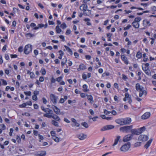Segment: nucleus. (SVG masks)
<instances>
[{"instance_id": "f257e3e1", "label": "nucleus", "mask_w": 156, "mask_h": 156, "mask_svg": "<svg viewBox=\"0 0 156 156\" xmlns=\"http://www.w3.org/2000/svg\"><path fill=\"white\" fill-rule=\"evenodd\" d=\"M44 116L49 118H52L55 120L58 121H60L61 120L60 118L58 116L56 115L53 114L52 111L51 110H49L48 113L44 114Z\"/></svg>"}, {"instance_id": "f03ea898", "label": "nucleus", "mask_w": 156, "mask_h": 156, "mask_svg": "<svg viewBox=\"0 0 156 156\" xmlns=\"http://www.w3.org/2000/svg\"><path fill=\"white\" fill-rule=\"evenodd\" d=\"M133 128V126L131 125L128 126H125L120 127L119 129L120 131L123 132H129Z\"/></svg>"}, {"instance_id": "7ed1b4c3", "label": "nucleus", "mask_w": 156, "mask_h": 156, "mask_svg": "<svg viewBox=\"0 0 156 156\" xmlns=\"http://www.w3.org/2000/svg\"><path fill=\"white\" fill-rule=\"evenodd\" d=\"M32 50V45L28 44L26 45L24 48V53L26 54H28Z\"/></svg>"}, {"instance_id": "20e7f679", "label": "nucleus", "mask_w": 156, "mask_h": 156, "mask_svg": "<svg viewBox=\"0 0 156 156\" xmlns=\"http://www.w3.org/2000/svg\"><path fill=\"white\" fill-rule=\"evenodd\" d=\"M130 147V144L128 142L122 146L120 148V150L122 151H126L129 149Z\"/></svg>"}, {"instance_id": "39448f33", "label": "nucleus", "mask_w": 156, "mask_h": 156, "mask_svg": "<svg viewBox=\"0 0 156 156\" xmlns=\"http://www.w3.org/2000/svg\"><path fill=\"white\" fill-rule=\"evenodd\" d=\"M114 126L112 125H108L103 127L101 129V131H103L108 130L111 129H113Z\"/></svg>"}, {"instance_id": "423d86ee", "label": "nucleus", "mask_w": 156, "mask_h": 156, "mask_svg": "<svg viewBox=\"0 0 156 156\" xmlns=\"http://www.w3.org/2000/svg\"><path fill=\"white\" fill-rule=\"evenodd\" d=\"M50 98L51 101L54 104H56L57 102L58 97H56L53 94H51L50 95Z\"/></svg>"}, {"instance_id": "0eeeda50", "label": "nucleus", "mask_w": 156, "mask_h": 156, "mask_svg": "<svg viewBox=\"0 0 156 156\" xmlns=\"http://www.w3.org/2000/svg\"><path fill=\"white\" fill-rule=\"evenodd\" d=\"M46 154V151H41L36 153L34 156H45Z\"/></svg>"}, {"instance_id": "6e6552de", "label": "nucleus", "mask_w": 156, "mask_h": 156, "mask_svg": "<svg viewBox=\"0 0 156 156\" xmlns=\"http://www.w3.org/2000/svg\"><path fill=\"white\" fill-rule=\"evenodd\" d=\"M148 139V136L144 135H140L139 137V140H140L142 141H147Z\"/></svg>"}, {"instance_id": "1a4fd4ad", "label": "nucleus", "mask_w": 156, "mask_h": 156, "mask_svg": "<svg viewBox=\"0 0 156 156\" xmlns=\"http://www.w3.org/2000/svg\"><path fill=\"white\" fill-rule=\"evenodd\" d=\"M133 137V135L132 134L127 135L123 137V141L124 142L128 141L131 139Z\"/></svg>"}, {"instance_id": "9d476101", "label": "nucleus", "mask_w": 156, "mask_h": 156, "mask_svg": "<svg viewBox=\"0 0 156 156\" xmlns=\"http://www.w3.org/2000/svg\"><path fill=\"white\" fill-rule=\"evenodd\" d=\"M87 8L88 6L87 4H83L80 7V9L81 11L83 10V11H86L87 10L88 11H90V10L87 9Z\"/></svg>"}, {"instance_id": "9b49d317", "label": "nucleus", "mask_w": 156, "mask_h": 156, "mask_svg": "<svg viewBox=\"0 0 156 156\" xmlns=\"http://www.w3.org/2000/svg\"><path fill=\"white\" fill-rule=\"evenodd\" d=\"M151 113L149 112H147L144 113L141 117L143 119H146L148 118L150 116Z\"/></svg>"}, {"instance_id": "f8f14e48", "label": "nucleus", "mask_w": 156, "mask_h": 156, "mask_svg": "<svg viewBox=\"0 0 156 156\" xmlns=\"http://www.w3.org/2000/svg\"><path fill=\"white\" fill-rule=\"evenodd\" d=\"M123 119L124 125L129 124L131 122V119L130 118L127 117Z\"/></svg>"}, {"instance_id": "ddd939ff", "label": "nucleus", "mask_w": 156, "mask_h": 156, "mask_svg": "<svg viewBox=\"0 0 156 156\" xmlns=\"http://www.w3.org/2000/svg\"><path fill=\"white\" fill-rule=\"evenodd\" d=\"M52 108L53 109L54 112L57 114H59L60 113V109L58 108L56 106L53 105L51 106Z\"/></svg>"}, {"instance_id": "4468645a", "label": "nucleus", "mask_w": 156, "mask_h": 156, "mask_svg": "<svg viewBox=\"0 0 156 156\" xmlns=\"http://www.w3.org/2000/svg\"><path fill=\"white\" fill-rule=\"evenodd\" d=\"M77 137L80 140H83L86 138L87 135L83 133H81L77 135Z\"/></svg>"}, {"instance_id": "2eb2a0df", "label": "nucleus", "mask_w": 156, "mask_h": 156, "mask_svg": "<svg viewBox=\"0 0 156 156\" xmlns=\"http://www.w3.org/2000/svg\"><path fill=\"white\" fill-rule=\"evenodd\" d=\"M136 88L137 91H141L144 89V87L142 86H140L139 83L136 84Z\"/></svg>"}, {"instance_id": "dca6fc26", "label": "nucleus", "mask_w": 156, "mask_h": 156, "mask_svg": "<svg viewBox=\"0 0 156 156\" xmlns=\"http://www.w3.org/2000/svg\"><path fill=\"white\" fill-rule=\"evenodd\" d=\"M71 120V121L74 124H71L72 126H76L77 127H79L80 126V124L77 122L76 121L75 119L73 118H72Z\"/></svg>"}, {"instance_id": "f3484780", "label": "nucleus", "mask_w": 156, "mask_h": 156, "mask_svg": "<svg viewBox=\"0 0 156 156\" xmlns=\"http://www.w3.org/2000/svg\"><path fill=\"white\" fill-rule=\"evenodd\" d=\"M115 121L116 123L120 125H124L123 118L117 119Z\"/></svg>"}, {"instance_id": "a211bd4d", "label": "nucleus", "mask_w": 156, "mask_h": 156, "mask_svg": "<svg viewBox=\"0 0 156 156\" xmlns=\"http://www.w3.org/2000/svg\"><path fill=\"white\" fill-rule=\"evenodd\" d=\"M131 132L132 133V134H135L138 135L140 134L138 131V129H131Z\"/></svg>"}, {"instance_id": "6ab92c4d", "label": "nucleus", "mask_w": 156, "mask_h": 156, "mask_svg": "<svg viewBox=\"0 0 156 156\" xmlns=\"http://www.w3.org/2000/svg\"><path fill=\"white\" fill-rule=\"evenodd\" d=\"M87 99L90 101V103H93L94 102L93 96L91 95L87 94Z\"/></svg>"}, {"instance_id": "aec40b11", "label": "nucleus", "mask_w": 156, "mask_h": 156, "mask_svg": "<svg viewBox=\"0 0 156 156\" xmlns=\"http://www.w3.org/2000/svg\"><path fill=\"white\" fill-rule=\"evenodd\" d=\"M121 58L122 60L124 61L125 64L127 65L129 64V62L127 60V58L125 55H121Z\"/></svg>"}, {"instance_id": "412c9836", "label": "nucleus", "mask_w": 156, "mask_h": 156, "mask_svg": "<svg viewBox=\"0 0 156 156\" xmlns=\"http://www.w3.org/2000/svg\"><path fill=\"white\" fill-rule=\"evenodd\" d=\"M120 136H117L115 140L114 143L112 145L113 146H114L117 144L118 142L120 140Z\"/></svg>"}, {"instance_id": "4be33fe9", "label": "nucleus", "mask_w": 156, "mask_h": 156, "mask_svg": "<svg viewBox=\"0 0 156 156\" xmlns=\"http://www.w3.org/2000/svg\"><path fill=\"white\" fill-rule=\"evenodd\" d=\"M86 69V66L83 64H81L79 66V68L77 69L78 71L80 70H84Z\"/></svg>"}, {"instance_id": "5701e85b", "label": "nucleus", "mask_w": 156, "mask_h": 156, "mask_svg": "<svg viewBox=\"0 0 156 156\" xmlns=\"http://www.w3.org/2000/svg\"><path fill=\"white\" fill-rule=\"evenodd\" d=\"M143 24L144 26H145L147 25L149 26H151V24L149 21H148L147 20H144L143 21Z\"/></svg>"}, {"instance_id": "b1692460", "label": "nucleus", "mask_w": 156, "mask_h": 156, "mask_svg": "<svg viewBox=\"0 0 156 156\" xmlns=\"http://www.w3.org/2000/svg\"><path fill=\"white\" fill-rule=\"evenodd\" d=\"M25 36L27 39H29L34 37L35 35L34 34H32L30 33H29L25 34Z\"/></svg>"}, {"instance_id": "393cba45", "label": "nucleus", "mask_w": 156, "mask_h": 156, "mask_svg": "<svg viewBox=\"0 0 156 156\" xmlns=\"http://www.w3.org/2000/svg\"><path fill=\"white\" fill-rule=\"evenodd\" d=\"M132 25L134 27L136 28H138L139 27L140 25L139 23L135 22H133L132 23Z\"/></svg>"}, {"instance_id": "a878e982", "label": "nucleus", "mask_w": 156, "mask_h": 156, "mask_svg": "<svg viewBox=\"0 0 156 156\" xmlns=\"http://www.w3.org/2000/svg\"><path fill=\"white\" fill-rule=\"evenodd\" d=\"M152 141V140H150L146 143V144L144 146V147L146 149H147L150 146L151 142Z\"/></svg>"}, {"instance_id": "bb28decb", "label": "nucleus", "mask_w": 156, "mask_h": 156, "mask_svg": "<svg viewBox=\"0 0 156 156\" xmlns=\"http://www.w3.org/2000/svg\"><path fill=\"white\" fill-rule=\"evenodd\" d=\"M55 30L56 33L57 34H59L62 31V30L59 28V26L58 25H57L56 27Z\"/></svg>"}, {"instance_id": "cd10ccee", "label": "nucleus", "mask_w": 156, "mask_h": 156, "mask_svg": "<svg viewBox=\"0 0 156 156\" xmlns=\"http://www.w3.org/2000/svg\"><path fill=\"white\" fill-rule=\"evenodd\" d=\"M64 47L65 48L66 50L68 52H69L70 55H73V52L72 50L69 47L65 45Z\"/></svg>"}, {"instance_id": "c85d7f7f", "label": "nucleus", "mask_w": 156, "mask_h": 156, "mask_svg": "<svg viewBox=\"0 0 156 156\" xmlns=\"http://www.w3.org/2000/svg\"><path fill=\"white\" fill-rule=\"evenodd\" d=\"M67 61V59L65 57V58L63 59L62 60L61 62L62 66V67L63 66H64L65 63Z\"/></svg>"}, {"instance_id": "c756f323", "label": "nucleus", "mask_w": 156, "mask_h": 156, "mask_svg": "<svg viewBox=\"0 0 156 156\" xmlns=\"http://www.w3.org/2000/svg\"><path fill=\"white\" fill-rule=\"evenodd\" d=\"M146 128L145 127L143 126L138 129V131L140 134L141 133L143 132L145 130Z\"/></svg>"}, {"instance_id": "7c9ffc66", "label": "nucleus", "mask_w": 156, "mask_h": 156, "mask_svg": "<svg viewBox=\"0 0 156 156\" xmlns=\"http://www.w3.org/2000/svg\"><path fill=\"white\" fill-rule=\"evenodd\" d=\"M83 91L84 92H87L89 91V89H87V86L86 84H84L83 86Z\"/></svg>"}, {"instance_id": "2f4dec72", "label": "nucleus", "mask_w": 156, "mask_h": 156, "mask_svg": "<svg viewBox=\"0 0 156 156\" xmlns=\"http://www.w3.org/2000/svg\"><path fill=\"white\" fill-rule=\"evenodd\" d=\"M41 109L44 111V112L46 113H48V112L49 111V110H50V109H49L48 108H45L43 106H41Z\"/></svg>"}, {"instance_id": "473e14b6", "label": "nucleus", "mask_w": 156, "mask_h": 156, "mask_svg": "<svg viewBox=\"0 0 156 156\" xmlns=\"http://www.w3.org/2000/svg\"><path fill=\"white\" fill-rule=\"evenodd\" d=\"M136 57L138 59L142 57V53L140 51L137 52L136 54Z\"/></svg>"}, {"instance_id": "72a5a7b5", "label": "nucleus", "mask_w": 156, "mask_h": 156, "mask_svg": "<svg viewBox=\"0 0 156 156\" xmlns=\"http://www.w3.org/2000/svg\"><path fill=\"white\" fill-rule=\"evenodd\" d=\"M41 73L43 75H45L46 73V71L45 69L44 68H42L41 71Z\"/></svg>"}, {"instance_id": "f704fd0d", "label": "nucleus", "mask_w": 156, "mask_h": 156, "mask_svg": "<svg viewBox=\"0 0 156 156\" xmlns=\"http://www.w3.org/2000/svg\"><path fill=\"white\" fill-rule=\"evenodd\" d=\"M51 123H52V124L54 125L55 126H58V123L54 120H52V121H51Z\"/></svg>"}, {"instance_id": "c9c22d12", "label": "nucleus", "mask_w": 156, "mask_h": 156, "mask_svg": "<svg viewBox=\"0 0 156 156\" xmlns=\"http://www.w3.org/2000/svg\"><path fill=\"white\" fill-rule=\"evenodd\" d=\"M144 72L147 75L149 76L151 75V73L149 68L145 71Z\"/></svg>"}, {"instance_id": "e433bc0d", "label": "nucleus", "mask_w": 156, "mask_h": 156, "mask_svg": "<svg viewBox=\"0 0 156 156\" xmlns=\"http://www.w3.org/2000/svg\"><path fill=\"white\" fill-rule=\"evenodd\" d=\"M52 139L56 142H58L59 141L60 139L56 136H54Z\"/></svg>"}, {"instance_id": "4c0bfd02", "label": "nucleus", "mask_w": 156, "mask_h": 156, "mask_svg": "<svg viewBox=\"0 0 156 156\" xmlns=\"http://www.w3.org/2000/svg\"><path fill=\"white\" fill-rule=\"evenodd\" d=\"M81 125L86 128H87L89 127L88 125L86 122H83L81 123Z\"/></svg>"}, {"instance_id": "58836bf2", "label": "nucleus", "mask_w": 156, "mask_h": 156, "mask_svg": "<svg viewBox=\"0 0 156 156\" xmlns=\"http://www.w3.org/2000/svg\"><path fill=\"white\" fill-rule=\"evenodd\" d=\"M141 20V18L140 17H136L134 21L133 22L138 23L140 22Z\"/></svg>"}, {"instance_id": "ea45409f", "label": "nucleus", "mask_w": 156, "mask_h": 156, "mask_svg": "<svg viewBox=\"0 0 156 156\" xmlns=\"http://www.w3.org/2000/svg\"><path fill=\"white\" fill-rule=\"evenodd\" d=\"M50 133L51 134V136H52V138H53L54 136H55V131H51L50 132Z\"/></svg>"}, {"instance_id": "a19ab883", "label": "nucleus", "mask_w": 156, "mask_h": 156, "mask_svg": "<svg viewBox=\"0 0 156 156\" xmlns=\"http://www.w3.org/2000/svg\"><path fill=\"white\" fill-rule=\"evenodd\" d=\"M27 106L26 103H23L22 104L20 105H19V107L20 108H24L26 107Z\"/></svg>"}, {"instance_id": "79ce46f5", "label": "nucleus", "mask_w": 156, "mask_h": 156, "mask_svg": "<svg viewBox=\"0 0 156 156\" xmlns=\"http://www.w3.org/2000/svg\"><path fill=\"white\" fill-rule=\"evenodd\" d=\"M24 93L26 95L29 96L31 95V92L30 91H24Z\"/></svg>"}, {"instance_id": "37998d69", "label": "nucleus", "mask_w": 156, "mask_h": 156, "mask_svg": "<svg viewBox=\"0 0 156 156\" xmlns=\"http://www.w3.org/2000/svg\"><path fill=\"white\" fill-rule=\"evenodd\" d=\"M30 75L31 78L33 79L34 78L35 75L33 72H30Z\"/></svg>"}, {"instance_id": "c03bdc74", "label": "nucleus", "mask_w": 156, "mask_h": 156, "mask_svg": "<svg viewBox=\"0 0 156 156\" xmlns=\"http://www.w3.org/2000/svg\"><path fill=\"white\" fill-rule=\"evenodd\" d=\"M67 27L66 24L63 23L61 25V27L62 29L66 28Z\"/></svg>"}, {"instance_id": "a18cd8bd", "label": "nucleus", "mask_w": 156, "mask_h": 156, "mask_svg": "<svg viewBox=\"0 0 156 156\" xmlns=\"http://www.w3.org/2000/svg\"><path fill=\"white\" fill-rule=\"evenodd\" d=\"M141 145V143L140 142H137L135 143L134 144L135 146V147H137L140 146Z\"/></svg>"}, {"instance_id": "49530a36", "label": "nucleus", "mask_w": 156, "mask_h": 156, "mask_svg": "<svg viewBox=\"0 0 156 156\" xmlns=\"http://www.w3.org/2000/svg\"><path fill=\"white\" fill-rule=\"evenodd\" d=\"M56 81L55 79L53 77H52L51 79V83H55Z\"/></svg>"}, {"instance_id": "de8ad7c7", "label": "nucleus", "mask_w": 156, "mask_h": 156, "mask_svg": "<svg viewBox=\"0 0 156 156\" xmlns=\"http://www.w3.org/2000/svg\"><path fill=\"white\" fill-rule=\"evenodd\" d=\"M1 80L2 82V84L4 85H7V83L6 81L4 79H1Z\"/></svg>"}, {"instance_id": "09e8293b", "label": "nucleus", "mask_w": 156, "mask_h": 156, "mask_svg": "<svg viewBox=\"0 0 156 156\" xmlns=\"http://www.w3.org/2000/svg\"><path fill=\"white\" fill-rule=\"evenodd\" d=\"M16 140L19 143L21 142V139L20 137L18 135H17L16 136Z\"/></svg>"}, {"instance_id": "8fccbe9b", "label": "nucleus", "mask_w": 156, "mask_h": 156, "mask_svg": "<svg viewBox=\"0 0 156 156\" xmlns=\"http://www.w3.org/2000/svg\"><path fill=\"white\" fill-rule=\"evenodd\" d=\"M125 97L126 98L128 99L129 98L131 97V96L130 95H129L128 93H126L125 94Z\"/></svg>"}, {"instance_id": "3c124183", "label": "nucleus", "mask_w": 156, "mask_h": 156, "mask_svg": "<svg viewBox=\"0 0 156 156\" xmlns=\"http://www.w3.org/2000/svg\"><path fill=\"white\" fill-rule=\"evenodd\" d=\"M148 68H149V67H146L143 65L142 66V69L144 71V72L146 70L148 69Z\"/></svg>"}, {"instance_id": "603ef678", "label": "nucleus", "mask_w": 156, "mask_h": 156, "mask_svg": "<svg viewBox=\"0 0 156 156\" xmlns=\"http://www.w3.org/2000/svg\"><path fill=\"white\" fill-rule=\"evenodd\" d=\"M13 131V129L12 128H11L10 129V132L9 133V135L10 136H12V133Z\"/></svg>"}, {"instance_id": "864d4df0", "label": "nucleus", "mask_w": 156, "mask_h": 156, "mask_svg": "<svg viewBox=\"0 0 156 156\" xmlns=\"http://www.w3.org/2000/svg\"><path fill=\"white\" fill-rule=\"evenodd\" d=\"M131 27V26L130 25H128L126 27H124V30H128Z\"/></svg>"}, {"instance_id": "5fc2aeb1", "label": "nucleus", "mask_w": 156, "mask_h": 156, "mask_svg": "<svg viewBox=\"0 0 156 156\" xmlns=\"http://www.w3.org/2000/svg\"><path fill=\"white\" fill-rule=\"evenodd\" d=\"M62 78V76H60L57 78H56V81L58 82H60L61 81V80Z\"/></svg>"}, {"instance_id": "6e6d98bb", "label": "nucleus", "mask_w": 156, "mask_h": 156, "mask_svg": "<svg viewBox=\"0 0 156 156\" xmlns=\"http://www.w3.org/2000/svg\"><path fill=\"white\" fill-rule=\"evenodd\" d=\"M86 12V11H83V14L85 16H89L91 13V11H89L90 12L89 13H87Z\"/></svg>"}, {"instance_id": "4d7b16f0", "label": "nucleus", "mask_w": 156, "mask_h": 156, "mask_svg": "<svg viewBox=\"0 0 156 156\" xmlns=\"http://www.w3.org/2000/svg\"><path fill=\"white\" fill-rule=\"evenodd\" d=\"M32 99L34 101H37V96L34 95H33L32 96Z\"/></svg>"}, {"instance_id": "13d9d810", "label": "nucleus", "mask_w": 156, "mask_h": 156, "mask_svg": "<svg viewBox=\"0 0 156 156\" xmlns=\"http://www.w3.org/2000/svg\"><path fill=\"white\" fill-rule=\"evenodd\" d=\"M71 33V30L70 29H68L66 30V35H68L70 34Z\"/></svg>"}, {"instance_id": "bf43d9fd", "label": "nucleus", "mask_w": 156, "mask_h": 156, "mask_svg": "<svg viewBox=\"0 0 156 156\" xmlns=\"http://www.w3.org/2000/svg\"><path fill=\"white\" fill-rule=\"evenodd\" d=\"M38 138L40 140H43L44 139L43 136L42 135H40V134H38Z\"/></svg>"}, {"instance_id": "052dcab7", "label": "nucleus", "mask_w": 156, "mask_h": 156, "mask_svg": "<svg viewBox=\"0 0 156 156\" xmlns=\"http://www.w3.org/2000/svg\"><path fill=\"white\" fill-rule=\"evenodd\" d=\"M39 94V92L37 90L34 91V95L36 96L38 95Z\"/></svg>"}, {"instance_id": "680f3d73", "label": "nucleus", "mask_w": 156, "mask_h": 156, "mask_svg": "<svg viewBox=\"0 0 156 156\" xmlns=\"http://www.w3.org/2000/svg\"><path fill=\"white\" fill-rule=\"evenodd\" d=\"M65 101V100L64 98H61L59 101V102L61 103H63Z\"/></svg>"}, {"instance_id": "e2e57ef3", "label": "nucleus", "mask_w": 156, "mask_h": 156, "mask_svg": "<svg viewBox=\"0 0 156 156\" xmlns=\"http://www.w3.org/2000/svg\"><path fill=\"white\" fill-rule=\"evenodd\" d=\"M18 51L20 52H21L23 51V47L21 46L20 47L18 48Z\"/></svg>"}, {"instance_id": "0e129e2a", "label": "nucleus", "mask_w": 156, "mask_h": 156, "mask_svg": "<svg viewBox=\"0 0 156 156\" xmlns=\"http://www.w3.org/2000/svg\"><path fill=\"white\" fill-rule=\"evenodd\" d=\"M44 80V77L43 76H41L39 78V81L40 82H43Z\"/></svg>"}, {"instance_id": "69168bd1", "label": "nucleus", "mask_w": 156, "mask_h": 156, "mask_svg": "<svg viewBox=\"0 0 156 156\" xmlns=\"http://www.w3.org/2000/svg\"><path fill=\"white\" fill-rule=\"evenodd\" d=\"M34 109H37L38 108L39 106L37 104H34Z\"/></svg>"}, {"instance_id": "338daca9", "label": "nucleus", "mask_w": 156, "mask_h": 156, "mask_svg": "<svg viewBox=\"0 0 156 156\" xmlns=\"http://www.w3.org/2000/svg\"><path fill=\"white\" fill-rule=\"evenodd\" d=\"M81 97L82 98H84L87 96V94H85L84 93H82L80 94Z\"/></svg>"}, {"instance_id": "774afa93", "label": "nucleus", "mask_w": 156, "mask_h": 156, "mask_svg": "<svg viewBox=\"0 0 156 156\" xmlns=\"http://www.w3.org/2000/svg\"><path fill=\"white\" fill-rule=\"evenodd\" d=\"M152 10L153 11H156V6H153L151 7Z\"/></svg>"}]
</instances>
